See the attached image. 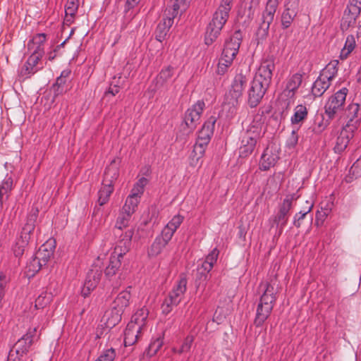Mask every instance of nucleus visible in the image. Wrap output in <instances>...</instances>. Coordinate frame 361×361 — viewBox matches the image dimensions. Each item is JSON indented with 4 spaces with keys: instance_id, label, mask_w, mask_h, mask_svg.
Segmentation results:
<instances>
[{
    "instance_id": "f257e3e1",
    "label": "nucleus",
    "mask_w": 361,
    "mask_h": 361,
    "mask_svg": "<svg viewBox=\"0 0 361 361\" xmlns=\"http://www.w3.org/2000/svg\"><path fill=\"white\" fill-rule=\"evenodd\" d=\"M259 290L262 292V295L257 307L254 321L256 326H261L269 317L276 300L279 285L276 280L271 279L269 282L261 283Z\"/></svg>"
},
{
    "instance_id": "f03ea898",
    "label": "nucleus",
    "mask_w": 361,
    "mask_h": 361,
    "mask_svg": "<svg viewBox=\"0 0 361 361\" xmlns=\"http://www.w3.org/2000/svg\"><path fill=\"white\" fill-rule=\"evenodd\" d=\"M234 0H221L219 7L214 13L209 23L204 36L207 45L212 44L221 34L224 25L227 22Z\"/></svg>"
},
{
    "instance_id": "7ed1b4c3",
    "label": "nucleus",
    "mask_w": 361,
    "mask_h": 361,
    "mask_svg": "<svg viewBox=\"0 0 361 361\" xmlns=\"http://www.w3.org/2000/svg\"><path fill=\"white\" fill-rule=\"evenodd\" d=\"M247 82L245 75L242 73L237 74L233 81L231 88L226 95L224 104V110L227 111L228 116H233L237 112L239 99L242 97L244 88Z\"/></svg>"
},
{
    "instance_id": "20e7f679",
    "label": "nucleus",
    "mask_w": 361,
    "mask_h": 361,
    "mask_svg": "<svg viewBox=\"0 0 361 361\" xmlns=\"http://www.w3.org/2000/svg\"><path fill=\"white\" fill-rule=\"evenodd\" d=\"M36 328L30 329L15 343L10 350L7 361H23V357L27 355L35 336Z\"/></svg>"
},
{
    "instance_id": "39448f33",
    "label": "nucleus",
    "mask_w": 361,
    "mask_h": 361,
    "mask_svg": "<svg viewBox=\"0 0 361 361\" xmlns=\"http://www.w3.org/2000/svg\"><path fill=\"white\" fill-rule=\"evenodd\" d=\"M186 289L187 279L185 276H180L161 305L164 314H168L171 312L173 307L177 306L180 303Z\"/></svg>"
},
{
    "instance_id": "423d86ee",
    "label": "nucleus",
    "mask_w": 361,
    "mask_h": 361,
    "mask_svg": "<svg viewBox=\"0 0 361 361\" xmlns=\"http://www.w3.org/2000/svg\"><path fill=\"white\" fill-rule=\"evenodd\" d=\"M37 212L38 211L36 210L34 213L29 214L27 218V221L20 232V238L16 243L14 248V253L16 256L23 254L25 247L28 245L31 239V235L32 234L35 227Z\"/></svg>"
},
{
    "instance_id": "0eeeda50",
    "label": "nucleus",
    "mask_w": 361,
    "mask_h": 361,
    "mask_svg": "<svg viewBox=\"0 0 361 361\" xmlns=\"http://www.w3.org/2000/svg\"><path fill=\"white\" fill-rule=\"evenodd\" d=\"M302 81V75L295 73L287 80L285 90L281 94L280 99L285 100L286 108L294 103L295 92L300 86Z\"/></svg>"
},
{
    "instance_id": "6e6552de",
    "label": "nucleus",
    "mask_w": 361,
    "mask_h": 361,
    "mask_svg": "<svg viewBox=\"0 0 361 361\" xmlns=\"http://www.w3.org/2000/svg\"><path fill=\"white\" fill-rule=\"evenodd\" d=\"M348 93L345 87L336 92L332 95L325 105V113L330 119H332L342 109Z\"/></svg>"
},
{
    "instance_id": "1a4fd4ad",
    "label": "nucleus",
    "mask_w": 361,
    "mask_h": 361,
    "mask_svg": "<svg viewBox=\"0 0 361 361\" xmlns=\"http://www.w3.org/2000/svg\"><path fill=\"white\" fill-rule=\"evenodd\" d=\"M274 61L275 59L272 56L263 59L255 75L254 80L267 86H269L271 82L273 71L275 69Z\"/></svg>"
},
{
    "instance_id": "9d476101",
    "label": "nucleus",
    "mask_w": 361,
    "mask_h": 361,
    "mask_svg": "<svg viewBox=\"0 0 361 361\" xmlns=\"http://www.w3.org/2000/svg\"><path fill=\"white\" fill-rule=\"evenodd\" d=\"M205 104L202 100H198L185 113L184 121L189 131H192L199 123Z\"/></svg>"
},
{
    "instance_id": "9b49d317",
    "label": "nucleus",
    "mask_w": 361,
    "mask_h": 361,
    "mask_svg": "<svg viewBox=\"0 0 361 361\" xmlns=\"http://www.w3.org/2000/svg\"><path fill=\"white\" fill-rule=\"evenodd\" d=\"M269 86L254 80L248 90V104L250 107H255L260 102Z\"/></svg>"
},
{
    "instance_id": "f8f14e48",
    "label": "nucleus",
    "mask_w": 361,
    "mask_h": 361,
    "mask_svg": "<svg viewBox=\"0 0 361 361\" xmlns=\"http://www.w3.org/2000/svg\"><path fill=\"white\" fill-rule=\"evenodd\" d=\"M42 57L39 55L31 54L26 62L18 71V76L23 80L30 78L37 73L42 67H38L39 61Z\"/></svg>"
},
{
    "instance_id": "ddd939ff",
    "label": "nucleus",
    "mask_w": 361,
    "mask_h": 361,
    "mask_svg": "<svg viewBox=\"0 0 361 361\" xmlns=\"http://www.w3.org/2000/svg\"><path fill=\"white\" fill-rule=\"evenodd\" d=\"M294 199V195H288L283 200L282 204L279 206V209L276 215L274 216V222L277 226L283 228L288 221V214L292 207V202Z\"/></svg>"
},
{
    "instance_id": "4468645a",
    "label": "nucleus",
    "mask_w": 361,
    "mask_h": 361,
    "mask_svg": "<svg viewBox=\"0 0 361 361\" xmlns=\"http://www.w3.org/2000/svg\"><path fill=\"white\" fill-rule=\"evenodd\" d=\"M264 121L262 114H256L244 136L250 137V139L257 142L264 133Z\"/></svg>"
},
{
    "instance_id": "2eb2a0df",
    "label": "nucleus",
    "mask_w": 361,
    "mask_h": 361,
    "mask_svg": "<svg viewBox=\"0 0 361 361\" xmlns=\"http://www.w3.org/2000/svg\"><path fill=\"white\" fill-rule=\"evenodd\" d=\"M299 0H288L286 9L281 15V25L283 29L289 27L297 16L299 8Z\"/></svg>"
},
{
    "instance_id": "dca6fc26",
    "label": "nucleus",
    "mask_w": 361,
    "mask_h": 361,
    "mask_svg": "<svg viewBox=\"0 0 361 361\" xmlns=\"http://www.w3.org/2000/svg\"><path fill=\"white\" fill-rule=\"evenodd\" d=\"M165 17L158 24L156 31L155 37L157 41L161 42L166 37L170 27L173 23L175 16L171 13V9H166L164 12Z\"/></svg>"
},
{
    "instance_id": "f3484780",
    "label": "nucleus",
    "mask_w": 361,
    "mask_h": 361,
    "mask_svg": "<svg viewBox=\"0 0 361 361\" xmlns=\"http://www.w3.org/2000/svg\"><path fill=\"white\" fill-rule=\"evenodd\" d=\"M355 131V127H351L350 128L349 126H345L342 128L336 137V144L334 148L335 152L341 153L346 149L350 140L354 135Z\"/></svg>"
},
{
    "instance_id": "a211bd4d",
    "label": "nucleus",
    "mask_w": 361,
    "mask_h": 361,
    "mask_svg": "<svg viewBox=\"0 0 361 361\" xmlns=\"http://www.w3.org/2000/svg\"><path fill=\"white\" fill-rule=\"evenodd\" d=\"M279 5V0H268L266 8L262 14V21L259 25V30L267 32L272 23L274 13Z\"/></svg>"
},
{
    "instance_id": "6ab92c4d",
    "label": "nucleus",
    "mask_w": 361,
    "mask_h": 361,
    "mask_svg": "<svg viewBox=\"0 0 361 361\" xmlns=\"http://www.w3.org/2000/svg\"><path fill=\"white\" fill-rule=\"evenodd\" d=\"M102 277V271L99 269H92L87 275L82 294L87 297L90 291L93 290L99 284Z\"/></svg>"
},
{
    "instance_id": "aec40b11",
    "label": "nucleus",
    "mask_w": 361,
    "mask_h": 361,
    "mask_svg": "<svg viewBox=\"0 0 361 361\" xmlns=\"http://www.w3.org/2000/svg\"><path fill=\"white\" fill-rule=\"evenodd\" d=\"M183 219V216L179 214L175 215L163 228L161 235L157 237L166 243H169L177 228L182 224Z\"/></svg>"
},
{
    "instance_id": "412c9836",
    "label": "nucleus",
    "mask_w": 361,
    "mask_h": 361,
    "mask_svg": "<svg viewBox=\"0 0 361 361\" xmlns=\"http://www.w3.org/2000/svg\"><path fill=\"white\" fill-rule=\"evenodd\" d=\"M360 11L361 10L354 6L348 5L341 23V28L343 32L348 30L355 23V20L360 16Z\"/></svg>"
},
{
    "instance_id": "4be33fe9",
    "label": "nucleus",
    "mask_w": 361,
    "mask_h": 361,
    "mask_svg": "<svg viewBox=\"0 0 361 361\" xmlns=\"http://www.w3.org/2000/svg\"><path fill=\"white\" fill-rule=\"evenodd\" d=\"M345 116L348 119L345 126H349L350 128L351 127H355V130H356L361 121L360 105L357 103L349 104L345 110Z\"/></svg>"
},
{
    "instance_id": "5701e85b",
    "label": "nucleus",
    "mask_w": 361,
    "mask_h": 361,
    "mask_svg": "<svg viewBox=\"0 0 361 361\" xmlns=\"http://www.w3.org/2000/svg\"><path fill=\"white\" fill-rule=\"evenodd\" d=\"M144 329L136 324L128 323L124 332L125 346L134 345L141 337Z\"/></svg>"
},
{
    "instance_id": "b1692460",
    "label": "nucleus",
    "mask_w": 361,
    "mask_h": 361,
    "mask_svg": "<svg viewBox=\"0 0 361 361\" xmlns=\"http://www.w3.org/2000/svg\"><path fill=\"white\" fill-rule=\"evenodd\" d=\"M242 38L241 32L240 30L235 31L231 37L225 42L223 52L235 56L238 52Z\"/></svg>"
},
{
    "instance_id": "393cba45",
    "label": "nucleus",
    "mask_w": 361,
    "mask_h": 361,
    "mask_svg": "<svg viewBox=\"0 0 361 361\" xmlns=\"http://www.w3.org/2000/svg\"><path fill=\"white\" fill-rule=\"evenodd\" d=\"M54 250L55 241L54 240H49L39 247L35 256L38 260L41 261L42 264L46 265L51 257H52Z\"/></svg>"
},
{
    "instance_id": "a878e982",
    "label": "nucleus",
    "mask_w": 361,
    "mask_h": 361,
    "mask_svg": "<svg viewBox=\"0 0 361 361\" xmlns=\"http://www.w3.org/2000/svg\"><path fill=\"white\" fill-rule=\"evenodd\" d=\"M46 41V35L40 33L35 35L27 43L28 51L33 54L43 56L44 54V44Z\"/></svg>"
},
{
    "instance_id": "bb28decb",
    "label": "nucleus",
    "mask_w": 361,
    "mask_h": 361,
    "mask_svg": "<svg viewBox=\"0 0 361 361\" xmlns=\"http://www.w3.org/2000/svg\"><path fill=\"white\" fill-rule=\"evenodd\" d=\"M124 255H119L118 248H114V252L111 253L109 263L105 269V276L111 278L114 276L121 265V259Z\"/></svg>"
},
{
    "instance_id": "cd10ccee",
    "label": "nucleus",
    "mask_w": 361,
    "mask_h": 361,
    "mask_svg": "<svg viewBox=\"0 0 361 361\" xmlns=\"http://www.w3.org/2000/svg\"><path fill=\"white\" fill-rule=\"evenodd\" d=\"M216 118L211 116L204 123L202 128L198 133L197 140L200 142L208 144L213 135Z\"/></svg>"
},
{
    "instance_id": "c85d7f7f",
    "label": "nucleus",
    "mask_w": 361,
    "mask_h": 361,
    "mask_svg": "<svg viewBox=\"0 0 361 361\" xmlns=\"http://www.w3.org/2000/svg\"><path fill=\"white\" fill-rule=\"evenodd\" d=\"M122 314L121 312H118L114 307L111 310L106 311L102 318L105 326L108 329L114 327L121 322Z\"/></svg>"
},
{
    "instance_id": "c756f323",
    "label": "nucleus",
    "mask_w": 361,
    "mask_h": 361,
    "mask_svg": "<svg viewBox=\"0 0 361 361\" xmlns=\"http://www.w3.org/2000/svg\"><path fill=\"white\" fill-rule=\"evenodd\" d=\"M278 159V154L267 148L261 157L260 169L263 171L269 170L275 165Z\"/></svg>"
},
{
    "instance_id": "7c9ffc66",
    "label": "nucleus",
    "mask_w": 361,
    "mask_h": 361,
    "mask_svg": "<svg viewBox=\"0 0 361 361\" xmlns=\"http://www.w3.org/2000/svg\"><path fill=\"white\" fill-rule=\"evenodd\" d=\"M133 234L134 229L130 228L121 235V240L115 247V248H118L119 255H126L128 252Z\"/></svg>"
},
{
    "instance_id": "2f4dec72",
    "label": "nucleus",
    "mask_w": 361,
    "mask_h": 361,
    "mask_svg": "<svg viewBox=\"0 0 361 361\" xmlns=\"http://www.w3.org/2000/svg\"><path fill=\"white\" fill-rule=\"evenodd\" d=\"M131 295L129 290L121 291L115 298L112 303V307L118 312L123 313L125 309L129 305Z\"/></svg>"
},
{
    "instance_id": "473e14b6",
    "label": "nucleus",
    "mask_w": 361,
    "mask_h": 361,
    "mask_svg": "<svg viewBox=\"0 0 361 361\" xmlns=\"http://www.w3.org/2000/svg\"><path fill=\"white\" fill-rule=\"evenodd\" d=\"M331 82L327 79H324L320 75L317 79L314 82L312 87V94L314 97H321L329 89Z\"/></svg>"
},
{
    "instance_id": "72a5a7b5",
    "label": "nucleus",
    "mask_w": 361,
    "mask_h": 361,
    "mask_svg": "<svg viewBox=\"0 0 361 361\" xmlns=\"http://www.w3.org/2000/svg\"><path fill=\"white\" fill-rule=\"evenodd\" d=\"M149 315V311L145 307L137 310L132 316L131 320L129 323H133L140 326L142 329H145L146 324Z\"/></svg>"
},
{
    "instance_id": "f704fd0d",
    "label": "nucleus",
    "mask_w": 361,
    "mask_h": 361,
    "mask_svg": "<svg viewBox=\"0 0 361 361\" xmlns=\"http://www.w3.org/2000/svg\"><path fill=\"white\" fill-rule=\"evenodd\" d=\"M235 57V56H233V55H230L222 51L217 65V74L221 75H224L227 72L228 68L231 66Z\"/></svg>"
},
{
    "instance_id": "c9c22d12",
    "label": "nucleus",
    "mask_w": 361,
    "mask_h": 361,
    "mask_svg": "<svg viewBox=\"0 0 361 361\" xmlns=\"http://www.w3.org/2000/svg\"><path fill=\"white\" fill-rule=\"evenodd\" d=\"M235 57V56H233V55H230L222 51L217 65V74L221 75H224L227 72L228 68L231 66Z\"/></svg>"
},
{
    "instance_id": "e433bc0d",
    "label": "nucleus",
    "mask_w": 361,
    "mask_h": 361,
    "mask_svg": "<svg viewBox=\"0 0 361 361\" xmlns=\"http://www.w3.org/2000/svg\"><path fill=\"white\" fill-rule=\"evenodd\" d=\"M338 60L330 61L320 72V75L330 82L336 77L338 73Z\"/></svg>"
},
{
    "instance_id": "4c0bfd02",
    "label": "nucleus",
    "mask_w": 361,
    "mask_h": 361,
    "mask_svg": "<svg viewBox=\"0 0 361 361\" xmlns=\"http://www.w3.org/2000/svg\"><path fill=\"white\" fill-rule=\"evenodd\" d=\"M13 185V178L11 176H6L0 185V203L1 204L8 200Z\"/></svg>"
},
{
    "instance_id": "58836bf2",
    "label": "nucleus",
    "mask_w": 361,
    "mask_h": 361,
    "mask_svg": "<svg viewBox=\"0 0 361 361\" xmlns=\"http://www.w3.org/2000/svg\"><path fill=\"white\" fill-rule=\"evenodd\" d=\"M257 142L250 137L243 136L241 145L239 148V154L241 157H246L251 154L256 146Z\"/></svg>"
},
{
    "instance_id": "ea45409f",
    "label": "nucleus",
    "mask_w": 361,
    "mask_h": 361,
    "mask_svg": "<svg viewBox=\"0 0 361 361\" xmlns=\"http://www.w3.org/2000/svg\"><path fill=\"white\" fill-rule=\"evenodd\" d=\"M118 176V169L115 165V160H113L104 171L103 183L113 185L114 181L116 180Z\"/></svg>"
},
{
    "instance_id": "a19ab883",
    "label": "nucleus",
    "mask_w": 361,
    "mask_h": 361,
    "mask_svg": "<svg viewBox=\"0 0 361 361\" xmlns=\"http://www.w3.org/2000/svg\"><path fill=\"white\" fill-rule=\"evenodd\" d=\"M114 191V185L103 183L98 192V204L99 206L105 204L109 200Z\"/></svg>"
},
{
    "instance_id": "79ce46f5",
    "label": "nucleus",
    "mask_w": 361,
    "mask_h": 361,
    "mask_svg": "<svg viewBox=\"0 0 361 361\" xmlns=\"http://www.w3.org/2000/svg\"><path fill=\"white\" fill-rule=\"evenodd\" d=\"M219 254V251L216 248L213 249L202 262L201 269L207 272H209L212 269L214 264L216 262Z\"/></svg>"
},
{
    "instance_id": "37998d69",
    "label": "nucleus",
    "mask_w": 361,
    "mask_h": 361,
    "mask_svg": "<svg viewBox=\"0 0 361 361\" xmlns=\"http://www.w3.org/2000/svg\"><path fill=\"white\" fill-rule=\"evenodd\" d=\"M78 0H68L65 6L66 21L72 23L73 18L78 9Z\"/></svg>"
},
{
    "instance_id": "c03bdc74",
    "label": "nucleus",
    "mask_w": 361,
    "mask_h": 361,
    "mask_svg": "<svg viewBox=\"0 0 361 361\" xmlns=\"http://www.w3.org/2000/svg\"><path fill=\"white\" fill-rule=\"evenodd\" d=\"M208 144L197 140L190 154V158L193 162L197 163L204 154Z\"/></svg>"
},
{
    "instance_id": "a18cd8bd",
    "label": "nucleus",
    "mask_w": 361,
    "mask_h": 361,
    "mask_svg": "<svg viewBox=\"0 0 361 361\" xmlns=\"http://www.w3.org/2000/svg\"><path fill=\"white\" fill-rule=\"evenodd\" d=\"M168 243L157 237L148 249V255L154 257L159 255Z\"/></svg>"
},
{
    "instance_id": "49530a36",
    "label": "nucleus",
    "mask_w": 361,
    "mask_h": 361,
    "mask_svg": "<svg viewBox=\"0 0 361 361\" xmlns=\"http://www.w3.org/2000/svg\"><path fill=\"white\" fill-rule=\"evenodd\" d=\"M189 2L190 0H171V5L166 9H171V13L176 17L179 11L182 12L187 8Z\"/></svg>"
},
{
    "instance_id": "de8ad7c7",
    "label": "nucleus",
    "mask_w": 361,
    "mask_h": 361,
    "mask_svg": "<svg viewBox=\"0 0 361 361\" xmlns=\"http://www.w3.org/2000/svg\"><path fill=\"white\" fill-rule=\"evenodd\" d=\"M132 215L133 214H130L129 211H125L123 209H121L117 218L115 227L119 230H122L123 228L128 226Z\"/></svg>"
},
{
    "instance_id": "09e8293b",
    "label": "nucleus",
    "mask_w": 361,
    "mask_h": 361,
    "mask_svg": "<svg viewBox=\"0 0 361 361\" xmlns=\"http://www.w3.org/2000/svg\"><path fill=\"white\" fill-rule=\"evenodd\" d=\"M355 38L353 35L347 37L343 48L341 51L340 57L343 59L353 51L355 47Z\"/></svg>"
},
{
    "instance_id": "8fccbe9b",
    "label": "nucleus",
    "mask_w": 361,
    "mask_h": 361,
    "mask_svg": "<svg viewBox=\"0 0 361 361\" xmlns=\"http://www.w3.org/2000/svg\"><path fill=\"white\" fill-rule=\"evenodd\" d=\"M307 116V109L305 106L298 105L294 109V114L290 118L293 124H297L303 121Z\"/></svg>"
},
{
    "instance_id": "3c124183",
    "label": "nucleus",
    "mask_w": 361,
    "mask_h": 361,
    "mask_svg": "<svg viewBox=\"0 0 361 361\" xmlns=\"http://www.w3.org/2000/svg\"><path fill=\"white\" fill-rule=\"evenodd\" d=\"M147 183L148 180L146 178L142 177L140 178L134 185L131 190V193L129 195L140 199L144 192V188Z\"/></svg>"
},
{
    "instance_id": "603ef678",
    "label": "nucleus",
    "mask_w": 361,
    "mask_h": 361,
    "mask_svg": "<svg viewBox=\"0 0 361 361\" xmlns=\"http://www.w3.org/2000/svg\"><path fill=\"white\" fill-rule=\"evenodd\" d=\"M163 343V338L161 337L152 341L145 351L146 355L149 357H152L156 355L159 349L162 347Z\"/></svg>"
},
{
    "instance_id": "864d4df0",
    "label": "nucleus",
    "mask_w": 361,
    "mask_h": 361,
    "mask_svg": "<svg viewBox=\"0 0 361 361\" xmlns=\"http://www.w3.org/2000/svg\"><path fill=\"white\" fill-rule=\"evenodd\" d=\"M140 201V199L128 195L122 209L125 211H129L133 214L136 211Z\"/></svg>"
},
{
    "instance_id": "5fc2aeb1",
    "label": "nucleus",
    "mask_w": 361,
    "mask_h": 361,
    "mask_svg": "<svg viewBox=\"0 0 361 361\" xmlns=\"http://www.w3.org/2000/svg\"><path fill=\"white\" fill-rule=\"evenodd\" d=\"M52 299L51 293L46 292L41 293L35 300V307L36 309H43L49 304Z\"/></svg>"
},
{
    "instance_id": "6e6d98bb",
    "label": "nucleus",
    "mask_w": 361,
    "mask_h": 361,
    "mask_svg": "<svg viewBox=\"0 0 361 361\" xmlns=\"http://www.w3.org/2000/svg\"><path fill=\"white\" fill-rule=\"evenodd\" d=\"M259 0H243V6L245 11L247 12V16L252 18L255 11L258 8Z\"/></svg>"
},
{
    "instance_id": "4d7b16f0",
    "label": "nucleus",
    "mask_w": 361,
    "mask_h": 361,
    "mask_svg": "<svg viewBox=\"0 0 361 361\" xmlns=\"http://www.w3.org/2000/svg\"><path fill=\"white\" fill-rule=\"evenodd\" d=\"M173 68L171 66H168L166 68L162 69L157 78V84L163 85L169 79H171L173 75Z\"/></svg>"
},
{
    "instance_id": "13d9d810",
    "label": "nucleus",
    "mask_w": 361,
    "mask_h": 361,
    "mask_svg": "<svg viewBox=\"0 0 361 361\" xmlns=\"http://www.w3.org/2000/svg\"><path fill=\"white\" fill-rule=\"evenodd\" d=\"M307 206V210H302L299 213H297L294 216V221L293 224L297 228H300L301 226L300 221L305 218V216L311 212V210L313 208V204L311 202H309L308 201L306 202Z\"/></svg>"
},
{
    "instance_id": "bf43d9fd",
    "label": "nucleus",
    "mask_w": 361,
    "mask_h": 361,
    "mask_svg": "<svg viewBox=\"0 0 361 361\" xmlns=\"http://www.w3.org/2000/svg\"><path fill=\"white\" fill-rule=\"evenodd\" d=\"M209 273L205 271H204L202 269L199 268L197 269V279H196V283H197V288H202L204 289L206 286V281L209 279Z\"/></svg>"
},
{
    "instance_id": "052dcab7",
    "label": "nucleus",
    "mask_w": 361,
    "mask_h": 361,
    "mask_svg": "<svg viewBox=\"0 0 361 361\" xmlns=\"http://www.w3.org/2000/svg\"><path fill=\"white\" fill-rule=\"evenodd\" d=\"M194 339H195V338L192 335L187 336L185 338L180 348L178 350H176V348H173V351L174 353H177L178 354L188 352L191 348V346L192 345Z\"/></svg>"
},
{
    "instance_id": "680f3d73",
    "label": "nucleus",
    "mask_w": 361,
    "mask_h": 361,
    "mask_svg": "<svg viewBox=\"0 0 361 361\" xmlns=\"http://www.w3.org/2000/svg\"><path fill=\"white\" fill-rule=\"evenodd\" d=\"M66 82V79L58 77L55 84L52 86V90L55 96H58L63 92V85Z\"/></svg>"
},
{
    "instance_id": "e2e57ef3",
    "label": "nucleus",
    "mask_w": 361,
    "mask_h": 361,
    "mask_svg": "<svg viewBox=\"0 0 361 361\" xmlns=\"http://www.w3.org/2000/svg\"><path fill=\"white\" fill-rule=\"evenodd\" d=\"M116 357L114 349L109 348L103 351L95 361H113Z\"/></svg>"
},
{
    "instance_id": "0e129e2a",
    "label": "nucleus",
    "mask_w": 361,
    "mask_h": 361,
    "mask_svg": "<svg viewBox=\"0 0 361 361\" xmlns=\"http://www.w3.org/2000/svg\"><path fill=\"white\" fill-rule=\"evenodd\" d=\"M43 266L40 260H38L37 257L35 255L34 258L30 261L29 264V270L32 272H37Z\"/></svg>"
},
{
    "instance_id": "69168bd1",
    "label": "nucleus",
    "mask_w": 361,
    "mask_h": 361,
    "mask_svg": "<svg viewBox=\"0 0 361 361\" xmlns=\"http://www.w3.org/2000/svg\"><path fill=\"white\" fill-rule=\"evenodd\" d=\"M331 209L321 208V211H318L316 215V221H323L326 217L330 214Z\"/></svg>"
},
{
    "instance_id": "338daca9",
    "label": "nucleus",
    "mask_w": 361,
    "mask_h": 361,
    "mask_svg": "<svg viewBox=\"0 0 361 361\" xmlns=\"http://www.w3.org/2000/svg\"><path fill=\"white\" fill-rule=\"evenodd\" d=\"M318 121L317 126L313 128V130L315 133H321L322 132L326 127V125L324 123L323 118L317 116L316 118V121Z\"/></svg>"
},
{
    "instance_id": "774afa93",
    "label": "nucleus",
    "mask_w": 361,
    "mask_h": 361,
    "mask_svg": "<svg viewBox=\"0 0 361 361\" xmlns=\"http://www.w3.org/2000/svg\"><path fill=\"white\" fill-rule=\"evenodd\" d=\"M298 135L295 130L292 131L290 136L289 137L287 145L289 147H294L298 143Z\"/></svg>"
}]
</instances>
